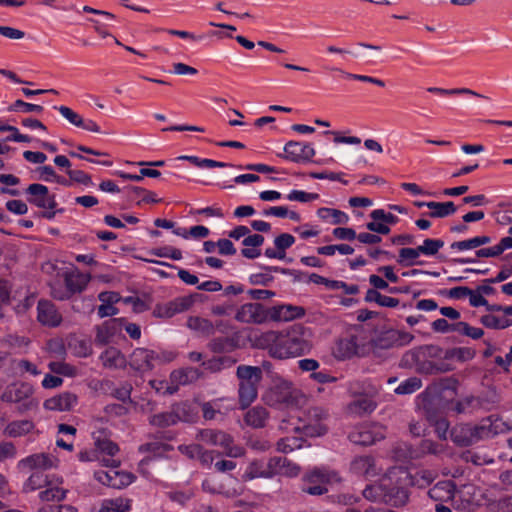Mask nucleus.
I'll return each mask as SVG.
<instances>
[{
  "label": "nucleus",
  "instance_id": "nucleus-25",
  "mask_svg": "<svg viewBox=\"0 0 512 512\" xmlns=\"http://www.w3.org/2000/svg\"><path fill=\"white\" fill-rule=\"evenodd\" d=\"M455 494L456 484L452 480L439 481L428 491L429 497L440 503L453 501Z\"/></svg>",
  "mask_w": 512,
  "mask_h": 512
},
{
  "label": "nucleus",
  "instance_id": "nucleus-32",
  "mask_svg": "<svg viewBox=\"0 0 512 512\" xmlns=\"http://www.w3.org/2000/svg\"><path fill=\"white\" fill-rule=\"evenodd\" d=\"M132 507V500L124 497L104 499L99 512H129Z\"/></svg>",
  "mask_w": 512,
  "mask_h": 512
},
{
  "label": "nucleus",
  "instance_id": "nucleus-23",
  "mask_svg": "<svg viewBox=\"0 0 512 512\" xmlns=\"http://www.w3.org/2000/svg\"><path fill=\"white\" fill-rule=\"evenodd\" d=\"M77 404V397L70 392H63L44 401V408L50 411H70Z\"/></svg>",
  "mask_w": 512,
  "mask_h": 512
},
{
  "label": "nucleus",
  "instance_id": "nucleus-7",
  "mask_svg": "<svg viewBox=\"0 0 512 512\" xmlns=\"http://www.w3.org/2000/svg\"><path fill=\"white\" fill-rule=\"evenodd\" d=\"M43 487H46V489L39 493V498L41 501L59 502L66 497L67 490L58 486H53L48 480V476L45 475L43 471H34L25 481L23 485V491L28 493Z\"/></svg>",
  "mask_w": 512,
  "mask_h": 512
},
{
  "label": "nucleus",
  "instance_id": "nucleus-8",
  "mask_svg": "<svg viewBox=\"0 0 512 512\" xmlns=\"http://www.w3.org/2000/svg\"><path fill=\"white\" fill-rule=\"evenodd\" d=\"M25 194L29 204L44 209L41 214L43 218L51 220L55 217L56 196L50 193L47 186L40 183H32L26 188Z\"/></svg>",
  "mask_w": 512,
  "mask_h": 512
},
{
  "label": "nucleus",
  "instance_id": "nucleus-28",
  "mask_svg": "<svg viewBox=\"0 0 512 512\" xmlns=\"http://www.w3.org/2000/svg\"><path fill=\"white\" fill-rule=\"evenodd\" d=\"M238 337L233 336H220L213 338L209 344V349L214 353H230L238 348Z\"/></svg>",
  "mask_w": 512,
  "mask_h": 512
},
{
  "label": "nucleus",
  "instance_id": "nucleus-19",
  "mask_svg": "<svg viewBox=\"0 0 512 512\" xmlns=\"http://www.w3.org/2000/svg\"><path fill=\"white\" fill-rule=\"evenodd\" d=\"M199 438L203 442L220 446L230 456H237V453L232 451L233 438L223 431L204 429L200 432Z\"/></svg>",
  "mask_w": 512,
  "mask_h": 512
},
{
  "label": "nucleus",
  "instance_id": "nucleus-62",
  "mask_svg": "<svg viewBox=\"0 0 512 512\" xmlns=\"http://www.w3.org/2000/svg\"><path fill=\"white\" fill-rule=\"evenodd\" d=\"M419 449L422 454L437 455L442 451V446L432 440L424 439L421 441Z\"/></svg>",
  "mask_w": 512,
  "mask_h": 512
},
{
  "label": "nucleus",
  "instance_id": "nucleus-48",
  "mask_svg": "<svg viewBox=\"0 0 512 512\" xmlns=\"http://www.w3.org/2000/svg\"><path fill=\"white\" fill-rule=\"evenodd\" d=\"M435 477L436 474L431 470H419L414 475L411 474V486L425 488L434 481Z\"/></svg>",
  "mask_w": 512,
  "mask_h": 512
},
{
  "label": "nucleus",
  "instance_id": "nucleus-46",
  "mask_svg": "<svg viewBox=\"0 0 512 512\" xmlns=\"http://www.w3.org/2000/svg\"><path fill=\"white\" fill-rule=\"evenodd\" d=\"M428 92L441 95V96H448V95H471L478 98H484L487 99L486 96L481 95L469 88H453V89H444L439 87H429L427 89Z\"/></svg>",
  "mask_w": 512,
  "mask_h": 512
},
{
  "label": "nucleus",
  "instance_id": "nucleus-5",
  "mask_svg": "<svg viewBox=\"0 0 512 512\" xmlns=\"http://www.w3.org/2000/svg\"><path fill=\"white\" fill-rule=\"evenodd\" d=\"M34 388L28 382H13L6 386L0 399L3 402L17 405V412L21 415L36 409L38 401L33 397Z\"/></svg>",
  "mask_w": 512,
  "mask_h": 512
},
{
  "label": "nucleus",
  "instance_id": "nucleus-47",
  "mask_svg": "<svg viewBox=\"0 0 512 512\" xmlns=\"http://www.w3.org/2000/svg\"><path fill=\"white\" fill-rule=\"evenodd\" d=\"M443 246L444 241L442 239L426 238L418 246V251L421 252V255L435 256Z\"/></svg>",
  "mask_w": 512,
  "mask_h": 512
},
{
  "label": "nucleus",
  "instance_id": "nucleus-44",
  "mask_svg": "<svg viewBox=\"0 0 512 512\" xmlns=\"http://www.w3.org/2000/svg\"><path fill=\"white\" fill-rule=\"evenodd\" d=\"M209 233L210 230L202 225L192 226L189 230H187L186 228L178 227L173 231V234L181 236L184 239H187L189 237L195 239L205 238L209 235Z\"/></svg>",
  "mask_w": 512,
  "mask_h": 512
},
{
  "label": "nucleus",
  "instance_id": "nucleus-13",
  "mask_svg": "<svg viewBox=\"0 0 512 512\" xmlns=\"http://www.w3.org/2000/svg\"><path fill=\"white\" fill-rule=\"evenodd\" d=\"M300 468L295 463L283 456L271 457L263 472L255 471L254 476L262 478H272L275 475H284L289 477L297 476Z\"/></svg>",
  "mask_w": 512,
  "mask_h": 512
},
{
  "label": "nucleus",
  "instance_id": "nucleus-36",
  "mask_svg": "<svg viewBox=\"0 0 512 512\" xmlns=\"http://www.w3.org/2000/svg\"><path fill=\"white\" fill-rule=\"evenodd\" d=\"M432 348V346H420L407 351L401 359V366L405 368H412L419 365L420 362L426 356V353Z\"/></svg>",
  "mask_w": 512,
  "mask_h": 512
},
{
  "label": "nucleus",
  "instance_id": "nucleus-35",
  "mask_svg": "<svg viewBox=\"0 0 512 512\" xmlns=\"http://www.w3.org/2000/svg\"><path fill=\"white\" fill-rule=\"evenodd\" d=\"M93 440L96 449L108 456L112 457L119 451L118 445L106 437L104 430L94 432Z\"/></svg>",
  "mask_w": 512,
  "mask_h": 512
},
{
  "label": "nucleus",
  "instance_id": "nucleus-15",
  "mask_svg": "<svg viewBox=\"0 0 512 512\" xmlns=\"http://www.w3.org/2000/svg\"><path fill=\"white\" fill-rule=\"evenodd\" d=\"M139 453L144 456L138 464V470L144 477L150 478L151 472L149 467L151 465L155 467L160 458V441L156 438L153 441L140 445Z\"/></svg>",
  "mask_w": 512,
  "mask_h": 512
},
{
  "label": "nucleus",
  "instance_id": "nucleus-18",
  "mask_svg": "<svg viewBox=\"0 0 512 512\" xmlns=\"http://www.w3.org/2000/svg\"><path fill=\"white\" fill-rule=\"evenodd\" d=\"M305 308L292 304H281L271 307L268 310V318L273 321H293L305 316Z\"/></svg>",
  "mask_w": 512,
  "mask_h": 512
},
{
  "label": "nucleus",
  "instance_id": "nucleus-30",
  "mask_svg": "<svg viewBox=\"0 0 512 512\" xmlns=\"http://www.w3.org/2000/svg\"><path fill=\"white\" fill-rule=\"evenodd\" d=\"M268 418L269 413L266 408L255 406L245 413L244 422L246 425L258 429L265 427Z\"/></svg>",
  "mask_w": 512,
  "mask_h": 512
},
{
  "label": "nucleus",
  "instance_id": "nucleus-27",
  "mask_svg": "<svg viewBox=\"0 0 512 512\" xmlns=\"http://www.w3.org/2000/svg\"><path fill=\"white\" fill-rule=\"evenodd\" d=\"M204 492L212 495H221L225 498H232L236 495L235 489L228 488L222 480L217 477H207L202 482Z\"/></svg>",
  "mask_w": 512,
  "mask_h": 512
},
{
  "label": "nucleus",
  "instance_id": "nucleus-40",
  "mask_svg": "<svg viewBox=\"0 0 512 512\" xmlns=\"http://www.w3.org/2000/svg\"><path fill=\"white\" fill-rule=\"evenodd\" d=\"M187 327L200 335L209 336L214 333L213 323L199 316H191L187 320Z\"/></svg>",
  "mask_w": 512,
  "mask_h": 512
},
{
  "label": "nucleus",
  "instance_id": "nucleus-20",
  "mask_svg": "<svg viewBox=\"0 0 512 512\" xmlns=\"http://www.w3.org/2000/svg\"><path fill=\"white\" fill-rule=\"evenodd\" d=\"M199 377V370L193 367L175 370L170 375V385L167 386L165 393L172 395L178 391L180 385L192 383Z\"/></svg>",
  "mask_w": 512,
  "mask_h": 512
},
{
  "label": "nucleus",
  "instance_id": "nucleus-51",
  "mask_svg": "<svg viewBox=\"0 0 512 512\" xmlns=\"http://www.w3.org/2000/svg\"><path fill=\"white\" fill-rule=\"evenodd\" d=\"M303 439L299 437H284L277 441V450L282 453H290L302 447Z\"/></svg>",
  "mask_w": 512,
  "mask_h": 512
},
{
  "label": "nucleus",
  "instance_id": "nucleus-39",
  "mask_svg": "<svg viewBox=\"0 0 512 512\" xmlns=\"http://www.w3.org/2000/svg\"><path fill=\"white\" fill-rule=\"evenodd\" d=\"M100 359L105 367L108 368H120L125 365V357L116 348H107L101 355Z\"/></svg>",
  "mask_w": 512,
  "mask_h": 512
},
{
  "label": "nucleus",
  "instance_id": "nucleus-42",
  "mask_svg": "<svg viewBox=\"0 0 512 512\" xmlns=\"http://www.w3.org/2000/svg\"><path fill=\"white\" fill-rule=\"evenodd\" d=\"M358 350L356 339L353 337L340 339L337 343V356L341 359H349L353 357Z\"/></svg>",
  "mask_w": 512,
  "mask_h": 512
},
{
  "label": "nucleus",
  "instance_id": "nucleus-24",
  "mask_svg": "<svg viewBox=\"0 0 512 512\" xmlns=\"http://www.w3.org/2000/svg\"><path fill=\"white\" fill-rule=\"evenodd\" d=\"M120 332V319L112 318L97 328L95 342L100 345H107L114 342L115 336Z\"/></svg>",
  "mask_w": 512,
  "mask_h": 512
},
{
  "label": "nucleus",
  "instance_id": "nucleus-61",
  "mask_svg": "<svg viewBox=\"0 0 512 512\" xmlns=\"http://www.w3.org/2000/svg\"><path fill=\"white\" fill-rule=\"evenodd\" d=\"M131 391L132 386L129 383H125L120 387L115 388L112 395L123 403L131 402Z\"/></svg>",
  "mask_w": 512,
  "mask_h": 512
},
{
  "label": "nucleus",
  "instance_id": "nucleus-16",
  "mask_svg": "<svg viewBox=\"0 0 512 512\" xmlns=\"http://www.w3.org/2000/svg\"><path fill=\"white\" fill-rule=\"evenodd\" d=\"M235 319L242 323H263L268 319V311L260 303H246L235 314Z\"/></svg>",
  "mask_w": 512,
  "mask_h": 512
},
{
  "label": "nucleus",
  "instance_id": "nucleus-57",
  "mask_svg": "<svg viewBox=\"0 0 512 512\" xmlns=\"http://www.w3.org/2000/svg\"><path fill=\"white\" fill-rule=\"evenodd\" d=\"M370 217L375 221H382L386 225H394L398 222V217L392 213L386 212L383 209H375L370 213Z\"/></svg>",
  "mask_w": 512,
  "mask_h": 512
},
{
  "label": "nucleus",
  "instance_id": "nucleus-64",
  "mask_svg": "<svg viewBox=\"0 0 512 512\" xmlns=\"http://www.w3.org/2000/svg\"><path fill=\"white\" fill-rule=\"evenodd\" d=\"M332 234L339 240L353 241L357 237V233L352 228L337 227L333 230Z\"/></svg>",
  "mask_w": 512,
  "mask_h": 512
},
{
  "label": "nucleus",
  "instance_id": "nucleus-37",
  "mask_svg": "<svg viewBox=\"0 0 512 512\" xmlns=\"http://www.w3.org/2000/svg\"><path fill=\"white\" fill-rule=\"evenodd\" d=\"M426 207L431 210L429 216L432 218H445L454 214L457 211V207L452 201L448 202H434L430 201L426 204Z\"/></svg>",
  "mask_w": 512,
  "mask_h": 512
},
{
  "label": "nucleus",
  "instance_id": "nucleus-56",
  "mask_svg": "<svg viewBox=\"0 0 512 512\" xmlns=\"http://www.w3.org/2000/svg\"><path fill=\"white\" fill-rule=\"evenodd\" d=\"M352 409L359 413H371L376 409V403L369 398L362 397L352 403Z\"/></svg>",
  "mask_w": 512,
  "mask_h": 512
},
{
  "label": "nucleus",
  "instance_id": "nucleus-43",
  "mask_svg": "<svg viewBox=\"0 0 512 512\" xmlns=\"http://www.w3.org/2000/svg\"><path fill=\"white\" fill-rule=\"evenodd\" d=\"M480 322L489 329H505L512 326V320L498 317L492 313L481 316Z\"/></svg>",
  "mask_w": 512,
  "mask_h": 512
},
{
  "label": "nucleus",
  "instance_id": "nucleus-41",
  "mask_svg": "<svg viewBox=\"0 0 512 512\" xmlns=\"http://www.w3.org/2000/svg\"><path fill=\"white\" fill-rule=\"evenodd\" d=\"M100 301L103 303L98 307L97 314L99 317L104 318L108 316H114L118 313V309L113 306V303L117 301V294L115 293H100Z\"/></svg>",
  "mask_w": 512,
  "mask_h": 512
},
{
  "label": "nucleus",
  "instance_id": "nucleus-14",
  "mask_svg": "<svg viewBox=\"0 0 512 512\" xmlns=\"http://www.w3.org/2000/svg\"><path fill=\"white\" fill-rule=\"evenodd\" d=\"M316 152L309 143L290 140L283 148V153L277 156L293 163H308L315 156Z\"/></svg>",
  "mask_w": 512,
  "mask_h": 512
},
{
  "label": "nucleus",
  "instance_id": "nucleus-6",
  "mask_svg": "<svg viewBox=\"0 0 512 512\" xmlns=\"http://www.w3.org/2000/svg\"><path fill=\"white\" fill-rule=\"evenodd\" d=\"M102 461L109 469H100L94 472V479L100 484L113 489H123L135 481L134 474L117 470L120 465L119 461L114 459H103Z\"/></svg>",
  "mask_w": 512,
  "mask_h": 512
},
{
  "label": "nucleus",
  "instance_id": "nucleus-4",
  "mask_svg": "<svg viewBox=\"0 0 512 512\" xmlns=\"http://www.w3.org/2000/svg\"><path fill=\"white\" fill-rule=\"evenodd\" d=\"M63 281H55L51 284V295L54 299L64 301L84 291L91 280L89 274L79 271H65Z\"/></svg>",
  "mask_w": 512,
  "mask_h": 512
},
{
  "label": "nucleus",
  "instance_id": "nucleus-1",
  "mask_svg": "<svg viewBox=\"0 0 512 512\" xmlns=\"http://www.w3.org/2000/svg\"><path fill=\"white\" fill-rule=\"evenodd\" d=\"M260 341L277 359L301 356L309 350L308 342L295 330L286 333L268 331L262 334Z\"/></svg>",
  "mask_w": 512,
  "mask_h": 512
},
{
  "label": "nucleus",
  "instance_id": "nucleus-11",
  "mask_svg": "<svg viewBox=\"0 0 512 512\" xmlns=\"http://www.w3.org/2000/svg\"><path fill=\"white\" fill-rule=\"evenodd\" d=\"M328 417V413L323 408L315 407L309 411L307 422H302L298 419V423L293 427V430L300 432L307 437H319L324 435L328 428L323 423Z\"/></svg>",
  "mask_w": 512,
  "mask_h": 512
},
{
  "label": "nucleus",
  "instance_id": "nucleus-59",
  "mask_svg": "<svg viewBox=\"0 0 512 512\" xmlns=\"http://www.w3.org/2000/svg\"><path fill=\"white\" fill-rule=\"evenodd\" d=\"M167 72L170 74L183 75V76H185V75L194 76V75L198 74V70L196 68L191 67L182 62L174 63L172 65V69L167 70Z\"/></svg>",
  "mask_w": 512,
  "mask_h": 512
},
{
  "label": "nucleus",
  "instance_id": "nucleus-26",
  "mask_svg": "<svg viewBox=\"0 0 512 512\" xmlns=\"http://www.w3.org/2000/svg\"><path fill=\"white\" fill-rule=\"evenodd\" d=\"M53 457L47 453L29 455L18 462L20 469L28 468L35 471H43L53 467Z\"/></svg>",
  "mask_w": 512,
  "mask_h": 512
},
{
  "label": "nucleus",
  "instance_id": "nucleus-12",
  "mask_svg": "<svg viewBox=\"0 0 512 512\" xmlns=\"http://www.w3.org/2000/svg\"><path fill=\"white\" fill-rule=\"evenodd\" d=\"M385 438L384 427L378 423L365 422L349 433V440L357 445L368 446Z\"/></svg>",
  "mask_w": 512,
  "mask_h": 512
},
{
  "label": "nucleus",
  "instance_id": "nucleus-34",
  "mask_svg": "<svg viewBox=\"0 0 512 512\" xmlns=\"http://www.w3.org/2000/svg\"><path fill=\"white\" fill-rule=\"evenodd\" d=\"M474 438H477V442L483 439H489L498 434L497 426L492 421V416L483 419L478 425H471Z\"/></svg>",
  "mask_w": 512,
  "mask_h": 512
},
{
  "label": "nucleus",
  "instance_id": "nucleus-38",
  "mask_svg": "<svg viewBox=\"0 0 512 512\" xmlns=\"http://www.w3.org/2000/svg\"><path fill=\"white\" fill-rule=\"evenodd\" d=\"M420 255L421 252L418 251V247H403L399 250V254L396 261L399 265L403 267L422 265L424 262L419 260Z\"/></svg>",
  "mask_w": 512,
  "mask_h": 512
},
{
  "label": "nucleus",
  "instance_id": "nucleus-22",
  "mask_svg": "<svg viewBox=\"0 0 512 512\" xmlns=\"http://www.w3.org/2000/svg\"><path fill=\"white\" fill-rule=\"evenodd\" d=\"M155 360L156 356L154 351L145 348H137L130 355L129 364L134 370L146 372L154 367L153 362Z\"/></svg>",
  "mask_w": 512,
  "mask_h": 512
},
{
  "label": "nucleus",
  "instance_id": "nucleus-17",
  "mask_svg": "<svg viewBox=\"0 0 512 512\" xmlns=\"http://www.w3.org/2000/svg\"><path fill=\"white\" fill-rule=\"evenodd\" d=\"M37 320L43 326L54 328L62 323V315L54 303L41 299L37 304Z\"/></svg>",
  "mask_w": 512,
  "mask_h": 512
},
{
  "label": "nucleus",
  "instance_id": "nucleus-50",
  "mask_svg": "<svg viewBox=\"0 0 512 512\" xmlns=\"http://www.w3.org/2000/svg\"><path fill=\"white\" fill-rule=\"evenodd\" d=\"M422 386V381L418 377H410L402 381L395 389L398 395H408L416 392Z\"/></svg>",
  "mask_w": 512,
  "mask_h": 512
},
{
  "label": "nucleus",
  "instance_id": "nucleus-63",
  "mask_svg": "<svg viewBox=\"0 0 512 512\" xmlns=\"http://www.w3.org/2000/svg\"><path fill=\"white\" fill-rule=\"evenodd\" d=\"M5 206L9 212L16 215H25L28 212V206L22 200H9Z\"/></svg>",
  "mask_w": 512,
  "mask_h": 512
},
{
  "label": "nucleus",
  "instance_id": "nucleus-54",
  "mask_svg": "<svg viewBox=\"0 0 512 512\" xmlns=\"http://www.w3.org/2000/svg\"><path fill=\"white\" fill-rule=\"evenodd\" d=\"M53 108L57 110L62 115V117L65 118L70 124L79 128L82 120L81 115H79L77 112L64 105L54 106Z\"/></svg>",
  "mask_w": 512,
  "mask_h": 512
},
{
  "label": "nucleus",
  "instance_id": "nucleus-60",
  "mask_svg": "<svg viewBox=\"0 0 512 512\" xmlns=\"http://www.w3.org/2000/svg\"><path fill=\"white\" fill-rule=\"evenodd\" d=\"M121 322V331L125 330L127 334L134 340L141 337V328L138 324L130 323L125 318H119Z\"/></svg>",
  "mask_w": 512,
  "mask_h": 512
},
{
  "label": "nucleus",
  "instance_id": "nucleus-29",
  "mask_svg": "<svg viewBox=\"0 0 512 512\" xmlns=\"http://www.w3.org/2000/svg\"><path fill=\"white\" fill-rule=\"evenodd\" d=\"M34 428L35 424L31 420H14L5 426L4 435L11 438L22 437L32 432Z\"/></svg>",
  "mask_w": 512,
  "mask_h": 512
},
{
  "label": "nucleus",
  "instance_id": "nucleus-21",
  "mask_svg": "<svg viewBox=\"0 0 512 512\" xmlns=\"http://www.w3.org/2000/svg\"><path fill=\"white\" fill-rule=\"evenodd\" d=\"M350 470L353 474L365 478L375 477L380 472L376 466L375 458L371 455L355 457L350 464Z\"/></svg>",
  "mask_w": 512,
  "mask_h": 512
},
{
  "label": "nucleus",
  "instance_id": "nucleus-52",
  "mask_svg": "<svg viewBox=\"0 0 512 512\" xmlns=\"http://www.w3.org/2000/svg\"><path fill=\"white\" fill-rule=\"evenodd\" d=\"M193 304V300L191 297H182L177 298L173 302H171L167 309H166V315L168 317H171L175 313L183 312L185 310H188L191 305Z\"/></svg>",
  "mask_w": 512,
  "mask_h": 512
},
{
  "label": "nucleus",
  "instance_id": "nucleus-31",
  "mask_svg": "<svg viewBox=\"0 0 512 512\" xmlns=\"http://www.w3.org/2000/svg\"><path fill=\"white\" fill-rule=\"evenodd\" d=\"M471 425H461L452 429V441L462 447L470 446L477 443V438H474Z\"/></svg>",
  "mask_w": 512,
  "mask_h": 512
},
{
  "label": "nucleus",
  "instance_id": "nucleus-9",
  "mask_svg": "<svg viewBox=\"0 0 512 512\" xmlns=\"http://www.w3.org/2000/svg\"><path fill=\"white\" fill-rule=\"evenodd\" d=\"M338 481L340 476L337 472L315 468L304 475L301 490L309 495L320 496L328 492L325 484Z\"/></svg>",
  "mask_w": 512,
  "mask_h": 512
},
{
  "label": "nucleus",
  "instance_id": "nucleus-33",
  "mask_svg": "<svg viewBox=\"0 0 512 512\" xmlns=\"http://www.w3.org/2000/svg\"><path fill=\"white\" fill-rule=\"evenodd\" d=\"M317 216L330 224L338 225V224H347L349 221V216L345 212L328 208V207H321L317 210Z\"/></svg>",
  "mask_w": 512,
  "mask_h": 512
},
{
  "label": "nucleus",
  "instance_id": "nucleus-2",
  "mask_svg": "<svg viewBox=\"0 0 512 512\" xmlns=\"http://www.w3.org/2000/svg\"><path fill=\"white\" fill-rule=\"evenodd\" d=\"M411 474L403 467H392L382 476L384 503L402 507L410 496Z\"/></svg>",
  "mask_w": 512,
  "mask_h": 512
},
{
  "label": "nucleus",
  "instance_id": "nucleus-45",
  "mask_svg": "<svg viewBox=\"0 0 512 512\" xmlns=\"http://www.w3.org/2000/svg\"><path fill=\"white\" fill-rule=\"evenodd\" d=\"M362 495L365 499L372 502H384L385 494L382 489V477L377 483L367 485Z\"/></svg>",
  "mask_w": 512,
  "mask_h": 512
},
{
  "label": "nucleus",
  "instance_id": "nucleus-58",
  "mask_svg": "<svg viewBox=\"0 0 512 512\" xmlns=\"http://www.w3.org/2000/svg\"><path fill=\"white\" fill-rule=\"evenodd\" d=\"M66 173L71 181L83 184L85 186L94 185L91 176L82 170H67Z\"/></svg>",
  "mask_w": 512,
  "mask_h": 512
},
{
  "label": "nucleus",
  "instance_id": "nucleus-3",
  "mask_svg": "<svg viewBox=\"0 0 512 512\" xmlns=\"http://www.w3.org/2000/svg\"><path fill=\"white\" fill-rule=\"evenodd\" d=\"M236 374L239 379V403L245 409L257 398L262 369L258 366L239 365Z\"/></svg>",
  "mask_w": 512,
  "mask_h": 512
},
{
  "label": "nucleus",
  "instance_id": "nucleus-49",
  "mask_svg": "<svg viewBox=\"0 0 512 512\" xmlns=\"http://www.w3.org/2000/svg\"><path fill=\"white\" fill-rule=\"evenodd\" d=\"M7 110L9 112H22V113H36L40 114L44 111L43 106L25 102L23 100H16L13 102Z\"/></svg>",
  "mask_w": 512,
  "mask_h": 512
},
{
  "label": "nucleus",
  "instance_id": "nucleus-53",
  "mask_svg": "<svg viewBox=\"0 0 512 512\" xmlns=\"http://www.w3.org/2000/svg\"><path fill=\"white\" fill-rule=\"evenodd\" d=\"M295 243V237L289 233H282L274 239L275 248L285 257L286 250Z\"/></svg>",
  "mask_w": 512,
  "mask_h": 512
},
{
  "label": "nucleus",
  "instance_id": "nucleus-55",
  "mask_svg": "<svg viewBox=\"0 0 512 512\" xmlns=\"http://www.w3.org/2000/svg\"><path fill=\"white\" fill-rule=\"evenodd\" d=\"M319 194L309 193L302 190H291L286 196L289 201H298L301 203H307L319 199Z\"/></svg>",
  "mask_w": 512,
  "mask_h": 512
},
{
  "label": "nucleus",
  "instance_id": "nucleus-10",
  "mask_svg": "<svg viewBox=\"0 0 512 512\" xmlns=\"http://www.w3.org/2000/svg\"><path fill=\"white\" fill-rule=\"evenodd\" d=\"M199 407L196 403L182 401L172 405L169 412H162V426L174 425L177 422L193 423L198 419Z\"/></svg>",
  "mask_w": 512,
  "mask_h": 512
}]
</instances>
